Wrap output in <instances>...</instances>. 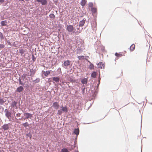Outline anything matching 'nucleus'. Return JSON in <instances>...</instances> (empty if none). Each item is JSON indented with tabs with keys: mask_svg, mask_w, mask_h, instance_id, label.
Listing matches in <instances>:
<instances>
[{
	"mask_svg": "<svg viewBox=\"0 0 152 152\" xmlns=\"http://www.w3.org/2000/svg\"><path fill=\"white\" fill-rule=\"evenodd\" d=\"M52 106L55 109H57L59 107V105L57 102H55L53 103Z\"/></svg>",
	"mask_w": 152,
	"mask_h": 152,
	"instance_id": "nucleus-7",
	"label": "nucleus"
},
{
	"mask_svg": "<svg viewBox=\"0 0 152 152\" xmlns=\"http://www.w3.org/2000/svg\"><path fill=\"white\" fill-rule=\"evenodd\" d=\"M67 28H73V27L72 26H68L67 27Z\"/></svg>",
	"mask_w": 152,
	"mask_h": 152,
	"instance_id": "nucleus-39",
	"label": "nucleus"
},
{
	"mask_svg": "<svg viewBox=\"0 0 152 152\" xmlns=\"http://www.w3.org/2000/svg\"><path fill=\"white\" fill-rule=\"evenodd\" d=\"M26 136L27 137H29V138H30V139H31L32 137V135H31V134L30 133L27 134H26Z\"/></svg>",
	"mask_w": 152,
	"mask_h": 152,
	"instance_id": "nucleus-27",
	"label": "nucleus"
},
{
	"mask_svg": "<svg viewBox=\"0 0 152 152\" xmlns=\"http://www.w3.org/2000/svg\"><path fill=\"white\" fill-rule=\"evenodd\" d=\"M98 67L99 68H104L105 65L103 62H100L98 64Z\"/></svg>",
	"mask_w": 152,
	"mask_h": 152,
	"instance_id": "nucleus-5",
	"label": "nucleus"
},
{
	"mask_svg": "<svg viewBox=\"0 0 152 152\" xmlns=\"http://www.w3.org/2000/svg\"><path fill=\"white\" fill-rule=\"evenodd\" d=\"M20 113H18L16 114V116L17 117H20Z\"/></svg>",
	"mask_w": 152,
	"mask_h": 152,
	"instance_id": "nucleus-40",
	"label": "nucleus"
},
{
	"mask_svg": "<svg viewBox=\"0 0 152 152\" xmlns=\"http://www.w3.org/2000/svg\"><path fill=\"white\" fill-rule=\"evenodd\" d=\"M79 130L78 129H76L74 130V133L76 134L77 135H78L79 134Z\"/></svg>",
	"mask_w": 152,
	"mask_h": 152,
	"instance_id": "nucleus-18",
	"label": "nucleus"
},
{
	"mask_svg": "<svg viewBox=\"0 0 152 152\" xmlns=\"http://www.w3.org/2000/svg\"><path fill=\"white\" fill-rule=\"evenodd\" d=\"M1 107L0 106V109H1Z\"/></svg>",
	"mask_w": 152,
	"mask_h": 152,
	"instance_id": "nucleus-47",
	"label": "nucleus"
},
{
	"mask_svg": "<svg viewBox=\"0 0 152 152\" xmlns=\"http://www.w3.org/2000/svg\"><path fill=\"white\" fill-rule=\"evenodd\" d=\"M18 119H19V120H20V118H18Z\"/></svg>",
	"mask_w": 152,
	"mask_h": 152,
	"instance_id": "nucleus-50",
	"label": "nucleus"
},
{
	"mask_svg": "<svg viewBox=\"0 0 152 152\" xmlns=\"http://www.w3.org/2000/svg\"><path fill=\"white\" fill-rule=\"evenodd\" d=\"M38 3H40L42 5H46L47 1L46 0H35Z\"/></svg>",
	"mask_w": 152,
	"mask_h": 152,
	"instance_id": "nucleus-1",
	"label": "nucleus"
},
{
	"mask_svg": "<svg viewBox=\"0 0 152 152\" xmlns=\"http://www.w3.org/2000/svg\"><path fill=\"white\" fill-rule=\"evenodd\" d=\"M94 66L93 64H91L89 66V68L90 69H94Z\"/></svg>",
	"mask_w": 152,
	"mask_h": 152,
	"instance_id": "nucleus-25",
	"label": "nucleus"
},
{
	"mask_svg": "<svg viewBox=\"0 0 152 152\" xmlns=\"http://www.w3.org/2000/svg\"><path fill=\"white\" fill-rule=\"evenodd\" d=\"M23 126L25 127L29 126V124L28 122H26L23 124Z\"/></svg>",
	"mask_w": 152,
	"mask_h": 152,
	"instance_id": "nucleus-23",
	"label": "nucleus"
},
{
	"mask_svg": "<svg viewBox=\"0 0 152 152\" xmlns=\"http://www.w3.org/2000/svg\"><path fill=\"white\" fill-rule=\"evenodd\" d=\"M74 147H75V146H74V147L73 148H72H72H71L69 149V150H70V151L72 150H73V149H74Z\"/></svg>",
	"mask_w": 152,
	"mask_h": 152,
	"instance_id": "nucleus-43",
	"label": "nucleus"
},
{
	"mask_svg": "<svg viewBox=\"0 0 152 152\" xmlns=\"http://www.w3.org/2000/svg\"><path fill=\"white\" fill-rule=\"evenodd\" d=\"M59 77H53V80L55 82H58L59 81Z\"/></svg>",
	"mask_w": 152,
	"mask_h": 152,
	"instance_id": "nucleus-12",
	"label": "nucleus"
},
{
	"mask_svg": "<svg viewBox=\"0 0 152 152\" xmlns=\"http://www.w3.org/2000/svg\"><path fill=\"white\" fill-rule=\"evenodd\" d=\"M31 74L29 75L31 76Z\"/></svg>",
	"mask_w": 152,
	"mask_h": 152,
	"instance_id": "nucleus-48",
	"label": "nucleus"
},
{
	"mask_svg": "<svg viewBox=\"0 0 152 152\" xmlns=\"http://www.w3.org/2000/svg\"><path fill=\"white\" fill-rule=\"evenodd\" d=\"M4 45L3 44H0V48H3L4 47Z\"/></svg>",
	"mask_w": 152,
	"mask_h": 152,
	"instance_id": "nucleus-36",
	"label": "nucleus"
},
{
	"mask_svg": "<svg viewBox=\"0 0 152 152\" xmlns=\"http://www.w3.org/2000/svg\"><path fill=\"white\" fill-rule=\"evenodd\" d=\"M93 4L92 2H90L88 4L89 6L90 7H91V8L93 7Z\"/></svg>",
	"mask_w": 152,
	"mask_h": 152,
	"instance_id": "nucleus-34",
	"label": "nucleus"
},
{
	"mask_svg": "<svg viewBox=\"0 0 152 152\" xmlns=\"http://www.w3.org/2000/svg\"><path fill=\"white\" fill-rule=\"evenodd\" d=\"M61 110L65 113H67L68 111V110L66 106L65 107H61Z\"/></svg>",
	"mask_w": 152,
	"mask_h": 152,
	"instance_id": "nucleus-9",
	"label": "nucleus"
},
{
	"mask_svg": "<svg viewBox=\"0 0 152 152\" xmlns=\"http://www.w3.org/2000/svg\"><path fill=\"white\" fill-rule=\"evenodd\" d=\"M115 55L116 56H117L118 57H121V56H122V54H120L119 53H116L115 54Z\"/></svg>",
	"mask_w": 152,
	"mask_h": 152,
	"instance_id": "nucleus-26",
	"label": "nucleus"
},
{
	"mask_svg": "<svg viewBox=\"0 0 152 152\" xmlns=\"http://www.w3.org/2000/svg\"><path fill=\"white\" fill-rule=\"evenodd\" d=\"M26 75H27L26 74H24L22 75V77L23 78V80H24V79H26Z\"/></svg>",
	"mask_w": 152,
	"mask_h": 152,
	"instance_id": "nucleus-29",
	"label": "nucleus"
},
{
	"mask_svg": "<svg viewBox=\"0 0 152 152\" xmlns=\"http://www.w3.org/2000/svg\"><path fill=\"white\" fill-rule=\"evenodd\" d=\"M39 81L40 80L39 78H37L34 81V82L35 83H38L39 82Z\"/></svg>",
	"mask_w": 152,
	"mask_h": 152,
	"instance_id": "nucleus-35",
	"label": "nucleus"
},
{
	"mask_svg": "<svg viewBox=\"0 0 152 152\" xmlns=\"http://www.w3.org/2000/svg\"><path fill=\"white\" fill-rule=\"evenodd\" d=\"M34 71V70L33 69H30V72L31 73L32 72Z\"/></svg>",
	"mask_w": 152,
	"mask_h": 152,
	"instance_id": "nucleus-44",
	"label": "nucleus"
},
{
	"mask_svg": "<svg viewBox=\"0 0 152 152\" xmlns=\"http://www.w3.org/2000/svg\"><path fill=\"white\" fill-rule=\"evenodd\" d=\"M49 16L50 18H55V15L53 14H50L49 15Z\"/></svg>",
	"mask_w": 152,
	"mask_h": 152,
	"instance_id": "nucleus-24",
	"label": "nucleus"
},
{
	"mask_svg": "<svg viewBox=\"0 0 152 152\" xmlns=\"http://www.w3.org/2000/svg\"><path fill=\"white\" fill-rule=\"evenodd\" d=\"M19 53L21 54V56H23L25 52V50L23 49H19Z\"/></svg>",
	"mask_w": 152,
	"mask_h": 152,
	"instance_id": "nucleus-16",
	"label": "nucleus"
},
{
	"mask_svg": "<svg viewBox=\"0 0 152 152\" xmlns=\"http://www.w3.org/2000/svg\"><path fill=\"white\" fill-rule=\"evenodd\" d=\"M30 0H25V1H29Z\"/></svg>",
	"mask_w": 152,
	"mask_h": 152,
	"instance_id": "nucleus-46",
	"label": "nucleus"
},
{
	"mask_svg": "<svg viewBox=\"0 0 152 152\" xmlns=\"http://www.w3.org/2000/svg\"><path fill=\"white\" fill-rule=\"evenodd\" d=\"M87 82V80L86 78H84L82 80L81 82L83 84H86Z\"/></svg>",
	"mask_w": 152,
	"mask_h": 152,
	"instance_id": "nucleus-20",
	"label": "nucleus"
},
{
	"mask_svg": "<svg viewBox=\"0 0 152 152\" xmlns=\"http://www.w3.org/2000/svg\"><path fill=\"white\" fill-rule=\"evenodd\" d=\"M71 64V61L68 60H67L64 61L63 65L64 66L66 67L68 66H69Z\"/></svg>",
	"mask_w": 152,
	"mask_h": 152,
	"instance_id": "nucleus-4",
	"label": "nucleus"
},
{
	"mask_svg": "<svg viewBox=\"0 0 152 152\" xmlns=\"http://www.w3.org/2000/svg\"><path fill=\"white\" fill-rule=\"evenodd\" d=\"M0 38L1 39H4L3 35L1 32H0Z\"/></svg>",
	"mask_w": 152,
	"mask_h": 152,
	"instance_id": "nucleus-31",
	"label": "nucleus"
},
{
	"mask_svg": "<svg viewBox=\"0 0 152 152\" xmlns=\"http://www.w3.org/2000/svg\"><path fill=\"white\" fill-rule=\"evenodd\" d=\"M19 82L20 84L21 85H24L25 83L24 82L22 81L21 79H19Z\"/></svg>",
	"mask_w": 152,
	"mask_h": 152,
	"instance_id": "nucleus-32",
	"label": "nucleus"
},
{
	"mask_svg": "<svg viewBox=\"0 0 152 152\" xmlns=\"http://www.w3.org/2000/svg\"><path fill=\"white\" fill-rule=\"evenodd\" d=\"M89 58V57L88 56H85V59L86 60H88V59Z\"/></svg>",
	"mask_w": 152,
	"mask_h": 152,
	"instance_id": "nucleus-37",
	"label": "nucleus"
},
{
	"mask_svg": "<svg viewBox=\"0 0 152 152\" xmlns=\"http://www.w3.org/2000/svg\"><path fill=\"white\" fill-rule=\"evenodd\" d=\"M24 115L26 119L31 118L32 117V114L28 113H25Z\"/></svg>",
	"mask_w": 152,
	"mask_h": 152,
	"instance_id": "nucleus-3",
	"label": "nucleus"
},
{
	"mask_svg": "<svg viewBox=\"0 0 152 152\" xmlns=\"http://www.w3.org/2000/svg\"><path fill=\"white\" fill-rule=\"evenodd\" d=\"M97 73L96 72H93L91 74V76L93 78H95L96 76Z\"/></svg>",
	"mask_w": 152,
	"mask_h": 152,
	"instance_id": "nucleus-15",
	"label": "nucleus"
},
{
	"mask_svg": "<svg viewBox=\"0 0 152 152\" xmlns=\"http://www.w3.org/2000/svg\"><path fill=\"white\" fill-rule=\"evenodd\" d=\"M32 59L33 61H34L36 60V58L33 55L32 56Z\"/></svg>",
	"mask_w": 152,
	"mask_h": 152,
	"instance_id": "nucleus-38",
	"label": "nucleus"
},
{
	"mask_svg": "<svg viewBox=\"0 0 152 152\" xmlns=\"http://www.w3.org/2000/svg\"><path fill=\"white\" fill-rule=\"evenodd\" d=\"M86 20H83L80 22L79 26H83L85 23Z\"/></svg>",
	"mask_w": 152,
	"mask_h": 152,
	"instance_id": "nucleus-13",
	"label": "nucleus"
},
{
	"mask_svg": "<svg viewBox=\"0 0 152 152\" xmlns=\"http://www.w3.org/2000/svg\"><path fill=\"white\" fill-rule=\"evenodd\" d=\"M19 1H24L25 0H18Z\"/></svg>",
	"mask_w": 152,
	"mask_h": 152,
	"instance_id": "nucleus-45",
	"label": "nucleus"
},
{
	"mask_svg": "<svg viewBox=\"0 0 152 152\" xmlns=\"http://www.w3.org/2000/svg\"><path fill=\"white\" fill-rule=\"evenodd\" d=\"M60 69V70H61V68H59V69Z\"/></svg>",
	"mask_w": 152,
	"mask_h": 152,
	"instance_id": "nucleus-51",
	"label": "nucleus"
},
{
	"mask_svg": "<svg viewBox=\"0 0 152 152\" xmlns=\"http://www.w3.org/2000/svg\"><path fill=\"white\" fill-rule=\"evenodd\" d=\"M86 3V0H82L80 2V4L82 6H84L85 5Z\"/></svg>",
	"mask_w": 152,
	"mask_h": 152,
	"instance_id": "nucleus-17",
	"label": "nucleus"
},
{
	"mask_svg": "<svg viewBox=\"0 0 152 152\" xmlns=\"http://www.w3.org/2000/svg\"><path fill=\"white\" fill-rule=\"evenodd\" d=\"M5 111H6V112L5 114V115L8 118H10L11 117V113L10 112L8 111L7 109L5 110Z\"/></svg>",
	"mask_w": 152,
	"mask_h": 152,
	"instance_id": "nucleus-6",
	"label": "nucleus"
},
{
	"mask_svg": "<svg viewBox=\"0 0 152 152\" xmlns=\"http://www.w3.org/2000/svg\"><path fill=\"white\" fill-rule=\"evenodd\" d=\"M61 152H68V150L66 148H63L61 150Z\"/></svg>",
	"mask_w": 152,
	"mask_h": 152,
	"instance_id": "nucleus-28",
	"label": "nucleus"
},
{
	"mask_svg": "<svg viewBox=\"0 0 152 152\" xmlns=\"http://www.w3.org/2000/svg\"><path fill=\"white\" fill-rule=\"evenodd\" d=\"M135 45L134 44L132 45L130 47V50L131 51H133L135 48Z\"/></svg>",
	"mask_w": 152,
	"mask_h": 152,
	"instance_id": "nucleus-14",
	"label": "nucleus"
},
{
	"mask_svg": "<svg viewBox=\"0 0 152 152\" xmlns=\"http://www.w3.org/2000/svg\"><path fill=\"white\" fill-rule=\"evenodd\" d=\"M17 103L15 101H14L12 102L11 104V106L13 107H16Z\"/></svg>",
	"mask_w": 152,
	"mask_h": 152,
	"instance_id": "nucleus-19",
	"label": "nucleus"
},
{
	"mask_svg": "<svg viewBox=\"0 0 152 152\" xmlns=\"http://www.w3.org/2000/svg\"><path fill=\"white\" fill-rule=\"evenodd\" d=\"M1 24L2 26H6L7 24V22L6 20L2 21L1 22Z\"/></svg>",
	"mask_w": 152,
	"mask_h": 152,
	"instance_id": "nucleus-10",
	"label": "nucleus"
},
{
	"mask_svg": "<svg viewBox=\"0 0 152 152\" xmlns=\"http://www.w3.org/2000/svg\"><path fill=\"white\" fill-rule=\"evenodd\" d=\"M4 2V0H0V2L1 3Z\"/></svg>",
	"mask_w": 152,
	"mask_h": 152,
	"instance_id": "nucleus-42",
	"label": "nucleus"
},
{
	"mask_svg": "<svg viewBox=\"0 0 152 152\" xmlns=\"http://www.w3.org/2000/svg\"><path fill=\"white\" fill-rule=\"evenodd\" d=\"M43 74L45 76H47L48 75L50 74V71H47L46 72L43 71Z\"/></svg>",
	"mask_w": 152,
	"mask_h": 152,
	"instance_id": "nucleus-11",
	"label": "nucleus"
},
{
	"mask_svg": "<svg viewBox=\"0 0 152 152\" xmlns=\"http://www.w3.org/2000/svg\"><path fill=\"white\" fill-rule=\"evenodd\" d=\"M85 57L83 56H78V58L80 60H83L84 59Z\"/></svg>",
	"mask_w": 152,
	"mask_h": 152,
	"instance_id": "nucleus-22",
	"label": "nucleus"
},
{
	"mask_svg": "<svg viewBox=\"0 0 152 152\" xmlns=\"http://www.w3.org/2000/svg\"><path fill=\"white\" fill-rule=\"evenodd\" d=\"M91 10L93 13H95L96 12V9L93 7L91 8Z\"/></svg>",
	"mask_w": 152,
	"mask_h": 152,
	"instance_id": "nucleus-21",
	"label": "nucleus"
},
{
	"mask_svg": "<svg viewBox=\"0 0 152 152\" xmlns=\"http://www.w3.org/2000/svg\"><path fill=\"white\" fill-rule=\"evenodd\" d=\"M73 29H68V31H73Z\"/></svg>",
	"mask_w": 152,
	"mask_h": 152,
	"instance_id": "nucleus-41",
	"label": "nucleus"
},
{
	"mask_svg": "<svg viewBox=\"0 0 152 152\" xmlns=\"http://www.w3.org/2000/svg\"><path fill=\"white\" fill-rule=\"evenodd\" d=\"M10 125V124H5L3 125L1 127L4 130H7L9 129Z\"/></svg>",
	"mask_w": 152,
	"mask_h": 152,
	"instance_id": "nucleus-2",
	"label": "nucleus"
},
{
	"mask_svg": "<svg viewBox=\"0 0 152 152\" xmlns=\"http://www.w3.org/2000/svg\"><path fill=\"white\" fill-rule=\"evenodd\" d=\"M23 90V87L22 86H20L17 89V91L18 92L22 91Z\"/></svg>",
	"mask_w": 152,
	"mask_h": 152,
	"instance_id": "nucleus-8",
	"label": "nucleus"
},
{
	"mask_svg": "<svg viewBox=\"0 0 152 152\" xmlns=\"http://www.w3.org/2000/svg\"><path fill=\"white\" fill-rule=\"evenodd\" d=\"M100 79H99V82H100Z\"/></svg>",
	"mask_w": 152,
	"mask_h": 152,
	"instance_id": "nucleus-49",
	"label": "nucleus"
},
{
	"mask_svg": "<svg viewBox=\"0 0 152 152\" xmlns=\"http://www.w3.org/2000/svg\"><path fill=\"white\" fill-rule=\"evenodd\" d=\"M62 112V110H58L57 113V114L58 115H61Z\"/></svg>",
	"mask_w": 152,
	"mask_h": 152,
	"instance_id": "nucleus-33",
	"label": "nucleus"
},
{
	"mask_svg": "<svg viewBox=\"0 0 152 152\" xmlns=\"http://www.w3.org/2000/svg\"><path fill=\"white\" fill-rule=\"evenodd\" d=\"M4 101L3 99H0V104H2L4 103Z\"/></svg>",
	"mask_w": 152,
	"mask_h": 152,
	"instance_id": "nucleus-30",
	"label": "nucleus"
}]
</instances>
